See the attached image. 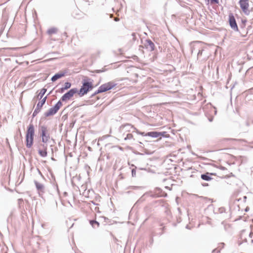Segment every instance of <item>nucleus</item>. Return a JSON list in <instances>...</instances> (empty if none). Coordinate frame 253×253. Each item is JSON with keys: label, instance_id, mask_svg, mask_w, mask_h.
<instances>
[{"label": "nucleus", "instance_id": "12", "mask_svg": "<svg viewBox=\"0 0 253 253\" xmlns=\"http://www.w3.org/2000/svg\"><path fill=\"white\" fill-rule=\"evenodd\" d=\"M46 90H47L45 88H43L41 89L40 90V92L38 93V94L36 96L34 97L33 100L35 101H37L38 100L42 99L44 97L43 96H44V94L45 93Z\"/></svg>", "mask_w": 253, "mask_h": 253}, {"label": "nucleus", "instance_id": "10", "mask_svg": "<svg viewBox=\"0 0 253 253\" xmlns=\"http://www.w3.org/2000/svg\"><path fill=\"white\" fill-rule=\"evenodd\" d=\"M229 23L232 29L235 31H239L235 18L232 13H230L229 15Z\"/></svg>", "mask_w": 253, "mask_h": 253}, {"label": "nucleus", "instance_id": "7", "mask_svg": "<svg viewBox=\"0 0 253 253\" xmlns=\"http://www.w3.org/2000/svg\"><path fill=\"white\" fill-rule=\"evenodd\" d=\"M46 99H47V96H45L42 99L38 100L39 101V102L37 103L36 108L33 112V116H36L41 111V110L42 107V106L45 103Z\"/></svg>", "mask_w": 253, "mask_h": 253}, {"label": "nucleus", "instance_id": "8", "mask_svg": "<svg viewBox=\"0 0 253 253\" xmlns=\"http://www.w3.org/2000/svg\"><path fill=\"white\" fill-rule=\"evenodd\" d=\"M77 92L76 88H72L68 92L64 94L61 97V100L62 101H67L71 99L74 95Z\"/></svg>", "mask_w": 253, "mask_h": 253}, {"label": "nucleus", "instance_id": "9", "mask_svg": "<svg viewBox=\"0 0 253 253\" xmlns=\"http://www.w3.org/2000/svg\"><path fill=\"white\" fill-rule=\"evenodd\" d=\"M47 146L46 143L40 144L38 146V153L42 157H45L47 156Z\"/></svg>", "mask_w": 253, "mask_h": 253}, {"label": "nucleus", "instance_id": "11", "mask_svg": "<svg viewBox=\"0 0 253 253\" xmlns=\"http://www.w3.org/2000/svg\"><path fill=\"white\" fill-rule=\"evenodd\" d=\"M140 134L142 135L148 136H150L152 137H155V138L161 137V136L163 135V134L162 132H157V131L149 132L145 134H144V132H142ZM161 138V137H160V139Z\"/></svg>", "mask_w": 253, "mask_h": 253}, {"label": "nucleus", "instance_id": "15", "mask_svg": "<svg viewBox=\"0 0 253 253\" xmlns=\"http://www.w3.org/2000/svg\"><path fill=\"white\" fill-rule=\"evenodd\" d=\"M64 76V73H58V74H55L54 76H53L52 77L51 81L52 82H55L57 80L62 78Z\"/></svg>", "mask_w": 253, "mask_h": 253}, {"label": "nucleus", "instance_id": "22", "mask_svg": "<svg viewBox=\"0 0 253 253\" xmlns=\"http://www.w3.org/2000/svg\"><path fill=\"white\" fill-rule=\"evenodd\" d=\"M65 90V89H64V87H62L60 89L59 92L61 93H63Z\"/></svg>", "mask_w": 253, "mask_h": 253}, {"label": "nucleus", "instance_id": "6", "mask_svg": "<svg viewBox=\"0 0 253 253\" xmlns=\"http://www.w3.org/2000/svg\"><path fill=\"white\" fill-rule=\"evenodd\" d=\"M62 106V103L60 101H59L55 106L51 108L47 112L45 113V115L46 117L52 116L54 115L58 111V110Z\"/></svg>", "mask_w": 253, "mask_h": 253}, {"label": "nucleus", "instance_id": "18", "mask_svg": "<svg viewBox=\"0 0 253 253\" xmlns=\"http://www.w3.org/2000/svg\"><path fill=\"white\" fill-rule=\"evenodd\" d=\"M211 4H219V0H205Z\"/></svg>", "mask_w": 253, "mask_h": 253}, {"label": "nucleus", "instance_id": "17", "mask_svg": "<svg viewBox=\"0 0 253 253\" xmlns=\"http://www.w3.org/2000/svg\"><path fill=\"white\" fill-rule=\"evenodd\" d=\"M35 184H36V187L39 190H40L41 191H42L43 189V186L42 184L38 182H35Z\"/></svg>", "mask_w": 253, "mask_h": 253}, {"label": "nucleus", "instance_id": "24", "mask_svg": "<svg viewBox=\"0 0 253 253\" xmlns=\"http://www.w3.org/2000/svg\"><path fill=\"white\" fill-rule=\"evenodd\" d=\"M115 20L116 21H118V20H119V19H118V18H116L115 19Z\"/></svg>", "mask_w": 253, "mask_h": 253}, {"label": "nucleus", "instance_id": "20", "mask_svg": "<svg viewBox=\"0 0 253 253\" xmlns=\"http://www.w3.org/2000/svg\"><path fill=\"white\" fill-rule=\"evenodd\" d=\"M90 223L93 227H95V225H96L97 227H98L99 225V223L97 221L95 220H90Z\"/></svg>", "mask_w": 253, "mask_h": 253}, {"label": "nucleus", "instance_id": "16", "mask_svg": "<svg viewBox=\"0 0 253 253\" xmlns=\"http://www.w3.org/2000/svg\"><path fill=\"white\" fill-rule=\"evenodd\" d=\"M57 29L56 28H51L49 29L47 31V33L48 34L49 36H51L54 34H55L57 32Z\"/></svg>", "mask_w": 253, "mask_h": 253}, {"label": "nucleus", "instance_id": "5", "mask_svg": "<svg viewBox=\"0 0 253 253\" xmlns=\"http://www.w3.org/2000/svg\"><path fill=\"white\" fill-rule=\"evenodd\" d=\"M249 1V0H240L239 1L241 9L246 15H249L250 13V4Z\"/></svg>", "mask_w": 253, "mask_h": 253}, {"label": "nucleus", "instance_id": "1", "mask_svg": "<svg viewBox=\"0 0 253 253\" xmlns=\"http://www.w3.org/2000/svg\"><path fill=\"white\" fill-rule=\"evenodd\" d=\"M35 128L33 124H30L26 133V144L28 148H31L34 142Z\"/></svg>", "mask_w": 253, "mask_h": 253}, {"label": "nucleus", "instance_id": "23", "mask_svg": "<svg viewBox=\"0 0 253 253\" xmlns=\"http://www.w3.org/2000/svg\"><path fill=\"white\" fill-rule=\"evenodd\" d=\"M220 169H222V170L225 169V168L222 167H220Z\"/></svg>", "mask_w": 253, "mask_h": 253}, {"label": "nucleus", "instance_id": "4", "mask_svg": "<svg viewBox=\"0 0 253 253\" xmlns=\"http://www.w3.org/2000/svg\"><path fill=\"white\" fill-rule=\"evenodd\" d=\"M93 88L92 84L91 82H84L83 85L81 86L79 94L80 96H83L86 94L87 92Z\"/></svg>", "mask_w": 253, "mask_h": 253}, {"label": "nucleus", "instance_id": "3", "mask_svg": "<svg viewBox=\"0 0 253 253\" xmlns=\"http://www.w3.org/2000/svg\"><path fill=\"white\" fill-rule=\"evenodd\" d=\"M116 86V84L112 82H110L102 84L98 89L95 93L105 92L111 89Z\"/></svg>", "mask_w": 253, "mask_h": 253}, {"label": "nucleus", "instance_id": "14", "mask_svg": "<svg viewBox=\"0 0 253 253\" xmlns=\"http://www.w3.org/2000/svg\"><path fill=\"white\" fill-rule=\"evenodd\" d=\"M146 45L147 48H149L151 50H153L154 49L155 45L154 43L151 40H147L146 41Z\"/></svg>", "mask_w": 253, "mask_h": 253}, {"label": "nucleus", "instance_id": "13", "mask_svg": "<svg viewBox=\"0 0 253 253\" xmlns=\"http://www.w3.org/2000/svg\"><path fill=\"white\" fill-rule=\"evenodd\" d=\"M210 175H216L215 173H210L207 172L206 174H202L201 177V178L204 180L210 181L212 179V178L210 176Z\"/></svg>", "mask_w": 253, "mask_h": 253}, {"label": "nucleus", "instance_id": "19", "mask_svg": "<svg viewBox=\"0 0 253 253\" xmlns=\"http://www.w3.org/2000/svg\"><path fill=\"white\" fill-rule=\"evenodd\" d=\"M71 86V84L69 82H66L64 84V89H65L66 90L70 88Z\"/></svg>", "mask_w": 253, "mask_h": 253}, {"label": "nucleus", "instance_id": "21", "mask_svg": "<svg viewBox=\"0 0 253 253\" xmlns=\"http://www.w3.org/2000/svg\"><path fill=\"white\" fill-rule=\"evenodd\" d=\"M133 138V135L132 134H127L126 137L125 138V139H130Z\"/></svg>", "mask_w": 253, "mask_h": 253}, {"label": "nucleus", "instance_id": "2", "mask_svg": "<svg viewBox=\"0 0 253 253\" xmlns=\"http://www.w3.org/2000/svg\"><path fill=\"white\" fill-rule=\"evenodd\" d=\"M39 133L42 138V141L43 143H46L50 139V134L48 129L45 126H40Z\"/></svg>", "mask_w": 253, "mask_h": 253}]
</instances>
